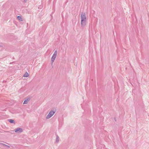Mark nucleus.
<instances>
[{"label":"nucleus","mask_w":149,"mask_h":149,"mask_svg":"<svg viewBox=\"0 0 149 149\" xmlns=\"http://www.w3.org/2000/svg\"><path fill=\"white\" fill-rule=\"evenodd\" d=\"M81 26L82 28L84 27L86 24V17L85 13H82L81 15Z\"/></svg>","instance_id":"f257e3e1"},{"label":"nucleus","mask_w":149,"mask_h":149,"mask_svg":"<svg viewBox=\"0 0 149 149\" xmlns=\"http://www.w3.org/2000/svg\"><path fill=\"white\" fill-rule=\"evenodd\" d=\"M56 112V110L55 111L51 110L49 114L46 117V119H48L50 118L52 116H53V115Z\"/></svg>","instance_id":"f03ea898"},{"label":"nucleus","mask_w":149,"mask_h":149,"mask_svg":"<svg viewBox=\"0 0 149 149\" xmlns=\"http://www.w3.org/2000/svg\"><path fill=\"white\" fill-rule=\"evenodd\" d=\"M57 52H57V50H56L55 51L53 55L52 56L51 58V61H52L51 64L52 65L53 63V62H54V60H55V58L57 56Z\"/></svg>","instance_id":"7ed1b4c3"},{"label":"nucleus","mask_w":149,"mask_h":149,"mask_svg":"<svg viewBox=\"0 0 149 149\" xmlns=\"http://www.w3.org/2000/svg\"><path fill=\"white\" fill-rule=\"evenodd\" d=\"M15 132L16 133H20L22 132L23 131V129L21 128H17L15 130Z\"/></svg>","instance_id":"20e7f679"},{"label":"nucleus","mask_w":149,"mask_h":149,"mask_svg":"<svg viewBox=\"0 0 149 149\" xmlns=\"http://www.w3.org/2000/svg\"><path fill=\"white\" fill-rule=\"evenodd\" d=\"M30 98H28L26 99H25L24 102L23 104H27L28 102L30 100Z\"/></svg>","instance_id":"39448f33"},{"label":"nucleus","mask_w":149,"mask_h":149,"mask_svg":"<svg viewBox=\"0 0 149 149\" xmlns=\"http://www.w3.org/2000/svg\"><path fill=\"white\" fill-rule=\"evenodd\" d=\"M56 142L58 143L59 141V137L57 135H56Z\"/></svg>","instance_id":"423d86ee"},{"label":"nucleus","mask_w":149,"mask_h":149,"mask_svg":"<svg viewBox=\"0 0 149 149\" xmlns=\"http://www.w3.org/2000/svg\"><path fill=\"white\" fill-rule=\"evenodd\" d=\"M8 121L10 122V123H15V121L14 120H12V119H9L8 120Z\"/></svg>","instance_id":"0eeeda50"},{"label":"nucleus","mask_w":149,"mask_h":149,"mask_svg":"<svg viewBox=\"0 0 149 149\" xmlns=\"http://www.w3.org/2000/svg\"><path fill=\"white\" fill-rule=\"evenodd\" d=\"M29 74L26 72L24 75L23 76L24 77H27L29 76Z\"/></svg>","instance_id":"6e6552de"},{"label":"nucleus","mask_w":149,"mask_h":149,"mask_svg":"<svg viewBox=\"0 0 149 149\" xmlns=\"http://www.w3.org/2000/svg\"><path fill=\"white\" fill-rule=\"evenodd\" d=\"M17 18L18 20H21V21H22V18L21 16H18L17 17Z\"/></svg>","instance_id":"1a4fd4ad"},{"label":"nucleus","mask_w":149,"mask_h":149,"mask_svg":"<svg viewBox=\"0 0 149 149\" xmlns=\"http://www.w3.org/2000/svg\"><path fill=\"white\" fill-rule=\"evenodd\" d=\"M3 146H5L7 148H10V147L9 146L6 145V144L3 145Z\"/></svg>","instance_id":"9d476101"},{"label":"nucleus","mask_w":149,"mask_h":149,"mask_svg":"<svg viewBox=\"0 0 149 149\" xmlns=\"http://www.w3.org/2000/svg\"><path fill=\"white\" fill-rule=\"evenodd\" d=\"M0 144H1V145H3H3H5V144H4L2 143H1V142H0Z\"/></svg>","instance_id":"9b49d317"},{"label":"nucleus","mask_w":149,"mask_h":149,"mask_svg":"<svg viewBox=\"0 0 149 149\" xmlns=\"http://www.w3.org/2000/svg\"><path fill=\"white\" fill-rule=\"evenodd\" d=\"M0 47H2V45H0Z\"/></svg>","instance_id":"f8f14e48"},{"label":"nucleus","mask_w":149,"mask_h":149,"mask_svg":"<svg viewBox=\"0 0 149 149\" xmlns=\"http://www.w3.org/2000/svg\"><path fill=\"white\" fill-rule=\"evenodd\" d=\"M114 120H115L116 121V119L115 118H114Z\"/></svg>","instance_id":"ddd939ff"}]
</instances>
